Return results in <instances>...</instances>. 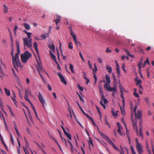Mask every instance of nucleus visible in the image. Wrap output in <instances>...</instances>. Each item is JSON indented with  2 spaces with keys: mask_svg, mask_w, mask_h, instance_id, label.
Here are the masks:
<instances>
[{
  "mask_svg": "<svg viewBox=\"0 0 154 154\" xmlns=\"http://www.w3.org/2000/svg\"><path fill=\"white\" fill-rule=\"evenodd\" d=\"M69 69H70L71 72L73 73H74L75 72L73 70V65L71 64H69Z\"/></svg>",
  "mask_w": 154,
  "mask_h": 154,
  "instance_id": "2f4dec72",
  "label": "nucleus"
},
{
  "mask_svg": "<svg viewBox=\"0 0 154 154\" xmlns=\"http://www.w3.org/2000/svg\"><path fill=\"white\" fill-rule=\"evenodd\" d=\"M49 47L51 50H52L53 51L55 50V47L53 44H52L51 46L50 45L49 46Z\"/></svg>",
  "mask_w": 154,
  "mask_h": 154,
  "instance_id": "c9c22d12",
  "label": "nucleus"
},
{
  "mask_svg": "<svg viewBox=\"0 0 154 154\" xmlns=\"http://www.w3.org/2000/svg\"><path fill=\"white\" fill-rule=\"evenodd\" d=\"M39 100L40 102L42 103L43 105V107L45 108L44 103H45V101L43 97L41 94L39 92L38 94V96Z\"/></svg>",
  "mask_w": 154,
  "mask_h": 154,
  "instance_id": "1a4fd4ad",
  "label": "nucleus"
},
{
  "mask_svg": "<svg viewBox=\"0 0 154 154\" xmlns=\"http://www.w3.org/2000/svg\"><path fill=\"white\" fill-rule=\"evenodd\" d=\"M133 95L136 97L138 98L139 97V94L137 92L134 93Z\"/></svg>",
  "mask_w": 154,
  "mask_h": 154,
  "instance_id": "bf43d9fd",
  "label": "nucleus"
},
{
  "mask_svg": "<svg viewBox=\"0 0 154 154\" xmlns=\"http://www.w3.org/2000/svg\"><path fill=\"white\" fill-rule=\"evenodd\" d=\"M75 42V44L77 45V46H80L81 45V43L79 42L76 39H75V40H74Z\"/></svg>",
  "mask_w": 154,
  "mask_h": 154,
  "instance_id": "79ce46f5",
  "label": "nucleus"
},
{
  "mask_svg": "<svg viewBox=\"0 0 154 154\" xmlns=\"http://www.w3.org/2000/svg\"><path fill=\"white\" fill-rule=\"evenodd\" d=\"M49 53L50 54V56L51 57L52 59L55 62H57L56 60V56L52 53V52L51 51H49Z\"/></svg>",
  "mask_w": 154,
  "mask_h": 154,
  "instance_id": "ddd939ff",
  "label": "nucleus"
},
{
  "mask_svg": "<svg viewBox=\"0 0 154 154\" xmlns=\"http://www.w3.org/2000/svg\"><path fill=\"white\" fill-rule=\"evenodd\" d=\"M16 43L17 48V53L15 54V60H17V62H20L19 60V54H20V46L18 40H16Z\"/></svg>",
  "mask_w": 154,
  "mask_h": 154,
  "instance_id": "0eeeda50",
  "label": "nucleus"
},
{
  "mask_svg": "<svg viewBox=\"0 0 154 154\" xmlns=\"http://www.w3.org/2000/svg\"><path fill=\"white\" fill-rule=\"evenodd\" d=\"M38 65L37 66V68L38 71V73L40 75H41V72L43 73L44 72H45L42 65H40L38 62Z\"/></svg>",
  "mask_w": 154,
  "mask_h": 154,
  "instance_id": "9d476101",
  "label": "nucleus"
},
{
  "mask_svg": "<svg viewBox=\"0 0 154 154\" xmlns=\"http://www.w3.org/2000/svg\"><path fill=\"white\" fill-rule=\"evenodd\" d=\"M57 74L60 79L62 82L64 83L65 85H66L67 84V82L62 74L59 72H57Z\"/></svg>",
  "mask_w": 154,
  "mask_h": 154,
  "instance_id": "9b49d317",
  "label": "nucleus"
},
{
  "mask_svg": "<svg viewBox=\"0 0 154 154\" xmlns=\"http://www.w3.org/2000/svg\"><path fill=\"white\" fill-rule=\"evenodd\" d=\"M68 48L70 49H72L73 48V45L72 43L71 42H70L68 44Z\"/></svg>",
  "mask_w": 154,
  "mask_h": 154,
  "instance_id": "ea45409f",
  "label": "nucleus"
},
{
  "mask_svg": "<svg viewBox=\"0 0 154 154\" xmlns=\"http://www.w3.org/2000/svg\"><path fill=\"white\" fill-rule=\"evenodd\" d=\"M105 77L106 79V82L111 83L110 79L109 76L107 74H106Z\"/></svg>",
  "mask_w": 154,
  "mask_h": 154,
  "instance_id": "393cba45",
  "label": "nucleus"
},
{
  "mask_svg": "<svg viewBox=\"0 0 154 154\" xmlns=\"http://www.w3.org/2000/svg\"><path fill=\"white\" fill-rule=\"evenodd\" d=\"M31 56V54L28 51H26L23 54H21L20 57L22 62L23 63H26Z\"/></svg>",
  "mask_w": 154,
  "mask_h": 154,
  "instance_id": "7ed1b4c3",
  "label": "nucleus"
},
{
  "mask_svg": "<svg viewBox=\"0 0 154 154\" xmlns=\"http://www.w3.org/2000/svg\"><path fill=\"white\" fill-rule=\"evenodd\" d=\"M124 51L129 56V55H130V53L128 50L125 49L124 50Z\"/></svg>",
  "mask_w": 154,
  "mask_h": 154,
  "instance_id": "4d7b16f0",
  "label": "nucleus"
},
{
  "mask_svg": "<svg viewBox=\"0 0 154 154\" xmlns=\"http://www.w3.org/2000/svg\"><path fill=\"white\" fill-rule=\"evenodd\" d=\"M11 143L13 145H14V139L11 134L10 135Z\"/></svg>",
  "mask_w": 154,
  "mask_h": 154,
  "instance_id": "8fccbe9b",
  "label": "nucleus"
},
{
  "mask_svg": "<svg viewBox=\"0 0 154 154\" xmlns=\"http://www.w3.org/2000/svg\"><path fill=\"white\" fill-rule=\"evenodd\" d=\"M47 86H48V90L49 91H51L52 90V88L51 87V86H50V85L49 84H48V85H47Z\"/></svg>",
  "mask_w": 154,
  "mask_h": 154,
  "instance_id": "e2e57ef3",
  "label": "nucleus"
},
{
  "mask_svg": "<svg viewBox=\"0 0 154 154\" xmlns=\"http://www.w3.org/2000/svg\"><path fill=\"white\" fill-rule=\"evenodd\" d=\"M24 97L25 98V99L28 102H30V100L29 99V97H28V96H27V97H25V96H24Z\"/></svg>",
  "mask_w": 154,
  "mask_h": 154,
  "instance_id": "69168bd1",
  "label": "nucleus"
},
{
  "mask_svg": "<svg viewBox=\"0 0 154 154\" xmlns=\"http://www.w3.org/2000/svg\"><path fill=\"white\" fill-rule=\"evenodd\" d=\"M116 71L118 74L120 75L119 66L117 62H116Z\"/></svg>",
  "mask_w": 154,
  "mask_h": 154,
  "instance_id": "a211bd4d",
  "label": "nucleus"
},
{
  "mask_svg": "<svg viewBox=\"0 0 154 154\" xmlns=\"http://www.w3.org/2000/svg\"><path fill=\"white\" fill-rule=\"evenodd\" d=\"M89 143L92 145H93V141L90 137L89 139Z\"/></svg>",
  "mask_w": 154,
  "mask_h": 154,
  "instance_id": "052dcab7",
  "label": "nucleus"
},
{
  "mask_svg": "<svg viewBox=\"0 0 154 154\" xmlns=\"http://www.w3.org/2000/svg\"><path fill=\"white\" fill-rule=\"evenodd\" d=\"M93 71V74H95V73L97 72V67H94V69H92Z\"/></svg>",
  "mask_w": 154,
  "mask_h": 154,
  "instance_id": "c03bdc74",
  "label": "nucleus"
},
{
  "mask_svg": "<svg viewBox=\"0 0 154 154\" xmlns=\"http://www.w3.org/2000/svg\"><path fill=\"white\" fill-rule=\"evenodd\" d=\"M18 28V27L17 26H15L14 27V31H17Z\"/></svg>",
  "mask_w": 154,
  "mask_h": 154,
  "instance_id": "774afa93",
  "label": "nucleus"
},
{
  "mask_svg": "<svg viewBox=\"0 0 154 154\" xmlns=\"http://www.w3.org/2000/svg\"><path fill=\"white\" fill-rule=\"evenodd\" d=\"M106 91H109L110 92L113 91L115 92V93H116L117 92L116 87H109Z\"/></svg>",
  "mask_w": 154,
  "mask_h": 154,
  "instance_id": "f8f14e48",
  "label": "nucleus"
},
{
  "mask_svg": "<svg viewBox=\"0 0 154 154\" xmlns=\"http://www.w3.org/2000/svg\"><path fill=\"white\" fill-rule=\"evenodd\" d=\"M4 90L5 91L6 94L8 96H9L10 95V91L8 90L6 88H5L4 89Z\"/></svg>",
  "mask_w": 154,
  "mask_h": 154,
  "instance_id": "473e14b6",
  "label": "nucleus"
},
{
  "mask_svg": "<svg viewBox=\"0 0 154 154\" xmlns=\"http://www.w3.org/2000/svg\"><path fill=\"white\" fill-rule=\"evenodd\" d=\"M16 88L18 90V92L20 97V98H23V96L21 93V91L20 89L19 88L17 87H16Z\"/></svg>",
  "mask_w": 154,
  "mask_h": 154,
  "instance_id": "e433bc0d",
  "label": "nucleus"
},
{
  "mask_svg": "<svg viewBox=\"0 0 154 154\" xmlns=\"http://www.w3.org/2000/svg\"><path fill=\"white\" fill-rule=\"evenodd\" d=\"M136 147L138 153L141 154L143 151V147L142 144L139 143L137 138L135 139Z\"/></svg>",
  "mask_w": 154,
  "mask_h": 154,
  "instance_id": "39448f33",
  "label": "nucleus"
},
{
  "mask_svg": "<svg viewBox=\"0 0 154 154\" xmlns=\"http://www.w3.org/2000/svg\"><path fill=\"white\" fill-rule=\"evenodd\" d=\"M100 105L103 107L104 108V109H106V106L105 105H104L102 101H101V100H100Z\"/></svg>",
  "mask_w": 154,
  "mask_h": 154,
  "instance_id": "49530a36",
  "label": "nucleus"
},
{
  "mask_svg": "<svg viewBox=\"0 0 154 154\" xmlns=\"http://www.w3.org/2000/svg\"><path fill=\"white\" fill-rule=\"evenodd\" d=\"M106 69L108 70V72L110 73L112 71V69L111 67L109 66L108 65L106 66Z\"/></svg>",
  "mask_w": 154,
  "mask_h": 154,
  "instance_id": "a878e982",
  "label": "nucleus"
},
{
  "mask_svg": "<svg viewBox=\"0 0 154 154\" xmlns=\"http://www.w3.org/2000/svg\"><path fill=\"white\" fill-rule=\"evenodd\" d=\"M70 148L71 151V152L72 153H73L74 152V150L76 151V149L75 148H74L73 145L70 146Z\"/></svg>",
  "mask_w": 154,
  "mask_h": 154,
  "instance_id": "58836bf2",
  "label": "nucleus"
},
{
  "mask_svg": "<svg viewBox=\"0 0 154 154\" xmlns=\"http://www.w3.org/2000/svg\"><path fill=\"white\" fill-rule=\"evenodd\" d=\"M57 20H54V22H55L56 24L57 25L60 22V20L61 19V17L60 16L57 15L56 16Z\"/></svg>",
  "mask_w": 154,
  "mask_h": 154,
  "instance_id": "dca6fc26",
  "label": "nucleus"
},
{
  "mask_svg": "<svg viewBox=\"0 0 154 154\" xmlns=\"http://www.w3.org/2000/svg\"><path fill=\"white\" fill-rule=\"evenodd\" d=\"M130 147L132 154H137L135 152L132 146L131 145Z\"/></svg>",
  "mask_w": 154,
  "mask_h": 154,
  "instance_id": "f704fd0d",
  "label": "nucleus"
},
{
  "mask_svg": "<svg viewBox=\"0 0 154 154\" xmlns=\"http://www.w3.org/2000/svg\"><path fill=\"white\" fill-rule=\"evenodd\" d=\"M14 48H12L11 51V54L12 56V63L14 68L17 70V68L19 67L20 68L22 69L23 66L21 65L20 62H17V60H15V56L14 57Z\"/></svg>",
  "mask_w": 154,
  "mask_h": 154,
  "instance_id": "f257e3e1",
  "label": "nucleus"
},
{
  "mask_svg": "<svg viewBox=\"0 0 154 154\" xmlns=\"http://www.w3.org/2000/svg\"><path fill=\"white\" fill-rule=\"evenodd\" d=\"M33 46L34 48H38V45L36 42H35L33 44Z\"/></svg>",
  "mask_w": 154,
  "mask_h": 154,
  "instance_id": "0e129e2a",
  "label": "nucleus"
},
{
  "mask_svg": "<svg viewBox=\"0 0 154 154\" xmlns=\"http://www.w3.org/2000/svg\"><path fill=\"white\" fill-rule=\"evenodd\" d=\"M79 54L81 58L82 59V61L83 62H85V60H84L83 58V57L82 56V53H81V52L80 51L79 52Z\"/></svg>",
  "mask_w": 154,
  "mask_h": 154,
  "instance_id": "09e8293b",
  "label": "nucleus"
},
{
  "mask_svg": "<svg viewBox=\"0 0 154 154\" xmlns=\"http://www.w3.org/2000/svg\"><path fill=\"white\" fill-rule=\"evenodd\" d=\"M139 128H140V130L139 131V134L138 133V135H139L142 138H143V131H142V124L139 125Z\"/></svg>",
  "mask_w": 154,
  "mask_h": 154,
  "instance_id": "4468645a",
  "label": "nucleus"
},
{
  "mask_svg": "<svg viewBox=\"0 0 154 154\" xmlns=\"http://www.w3.org/2000/svg\"><path fill=\"white\" fill-rule=\"evenodd\" d=\"M65 135L70 140H71L72 139V138L71 137V134H68L67 132H66L64 133Z\"/></svg>",
  "mask_w": 154,
  "mask_h": 154,
  "instance_id": "c756f323",
  "label": "nucleus"
},
{
  "mask_svg": "<svg viewBox=\"0 0 154 154\" xmlns=\"http://www.w3.org/2000/svg\"><path fill=\"white\" fill-rule=\"evenodd\" d=\"M119 88L120 91V92H123V91L124 90V88H123L122 85H121L120 81L119 80Z\"/></svg>",
  "mask_w": 154,
  "mask_h": 154,
  "instance_id": "aec40b11",
  "label": "nucleus"
},
{
  "mask_svg": "<svg viewBox=\"0 0 154 154\" xmlns=\"http://www.w3.org/2000/svg\"><path fill=\"white\" fill-rule=\"evenodd\" d=\"M11 70L12 71V73H13V74L14 75V76L15 77V78L16 79V80L18 79L19 80V78L17 76V75L16 74V73H15L14 70L13 68H12L11 69Z\"/></svg>",
  "mask_w": 154,
  "mask_h": 154,
  "instance_id": "4be33fe9",
  "label": "nucleus"
},
{
  "mask_svg": "<svg viewBox=\"0 0 154 154\" xmlns=\"http://www.w3.org/2000/svg\"><path fill=\"white\" fill-rule=\"evenodd\" d=\"M125 63H123L122 66V69L125 72H126V70L125 69Z\"/></svg>",
  "mask_w": 154,
  "mask_h": 154,
  "instance_id": "6e6d98bb",
  "label": "nucleus"
},
{
  "mask_svg": "<svg viewBox=\"0 0 154 154\" xmlns=\"http://www.w3.org/2000/svg\"><path fill=\"white\" fill-rule=\"evenodd\" d=\"M110 83H108V82H106L105 83L104 85V88H105L106 90L108 89L109 88L110 85Z\"/></svg>",
  "mask_w": 154,
  "mask_h": 154,
  "instance_id": "b1692460",
  "label": "nucleus"
},
{
  "mask_svg": "<svg viewBox=\"0 0 154 154\" xmlns=\"http://www.w3.org/2000/svg\"><path fill=\"white\" fill-rule=\"evenodd\" d=\"M22 104L23 106L24 107H25L27 109L28 113L29 115L30 118H31V119H32V118L31 117L30 112V110L29 109L28 107L27 106H26L24 103H23V104Z\"/></svg>",
  "mask_w": 154,
  "mask_h": 154,
  "instance_id": "5701e85b",
  "label": "nucleus"
},
{
  "mask_svg": "<svg viewBox=\"0 0 154 154\" xmlns=\"http://www.w3.org/2000/svg\"><path fill=\"white\" fill-rule=\"evenodd\" d=\"M3 7L4 13H8V8L5 5H3Z\"/></svg>",
  "mask_w": 154,
  "mask_h": 154,
  "instance_id": "7c9ffc66",
  "label": "nucleus"
},
{
  "mask_svg": "<svg viewBox=\"0 0 154 154\" xmlns=\"http://www.w3.org/2000/svg\"><path fill=\"white\" fill-rule=\"evenodd\" d=\"M47 35L45 34H42L41 35V37L43 39H45L46 37H48L49 36V33H48L47 34Z\"/></svg>",
  "mask_w": 154,
  "mask_h": 154,
  "instance_id": "cd10ccee",
  "label": "nucleus"
},
{
  "mask_svg": "<svg viewBox=\"0 0 154 154\" xmlns=\"http://www.w3.org/2000/svg\"><path fill=\"white\" fill-rule=\"evenodd\" d=\"M120 109H121V113H122V114H123V115H125V112L124 111V109L123 108L122 109V108L121 106H120Z\"/></svg>",
  "mask_w": 154,
  "mask_h": 154,
  "instance_id": "de8ad7c7",
  "label": "nucleus"
},
{
  "mask_svg": "<svg viewBox=\"0 0 154 154\" xmlns=\"http://www.w3.org/2000/svg\"><path fill=\"white\" fill-rule=\"evenodd\" d=\"M98 131L103 138L110 145H111L115 149L117 150H119V149L109 139L108 136L106 135L99 131Z\"/></svg>",
  "mask_w": 154,
  "mask_h": 154,
  "instance_id": "20e7f679",
  "label": "nucleus"
},
{
  "mask_svg": "<svg viewBox=\"0 0 154 154\" xmlns=\"http://www.w3.org/2000/svg\"><path fill=\"white\" fill-rule=\"evenodd\" d=\"M133 114H132L131 116V120L132 122L133 126L134 129H135L136 134L137 136H138V127L137 125V120H134L133 118H132Z\"/></svg>",
  "mask_w": 154,
  "mask_h": 154,
  "instance_id": "6e6552de",
  "label": "nucleus"
},
{
  "mask_svg": "<svg viewBox=\"0 0 154 154\" xmlns=\"http://www.w3.org/2000/svg\"><path fill=\"white\" fill-rule=\"evenodd\" d=\"M99 89L100 94V95L101 97H103V96L104 95L103 94L102 88L100 84L99 86Z\"/></svg>",
  "mask_w": 154,
  "mask_h": 154,
  "instance_id": "2eb2a0df",
  "label": "nucleus"
},
{
  "mask_svg": "<svg viewBox=\"0 0 154 154\" xmlns=\"http://www.w3.org/2000/svg\"><path fill=\"white\" fill-rule=\"evenodd\" d=\"M96 108L98 112L100 115V117L101 118L102 117V116H101V113L100 111V109L98 108L97 106H96Z\"/></svg>",
  "mask_w": 154,
  "mask_h": 154,
  "instance_id": "72a5a7b5",
  "label": "nucleus"
},
{
  "mask_svg": "<svg viewBox=\"0 0 154 154\" xmlns=\"http://www.w3.org/2000/svg\"><path fill=\"white\" fill-rule=\"evenodd\" d=\"M40 76L41 77L43 81L44 82L46 83V80L42 76V74L40 75Z\"/></svg>",
  "mask_w": 154,
  "mask_h": 154,
  "instance_id": "603ef678",
  "label": "nucleus"
},
{
  "mask_svg": "<svg viewBox=\"0 0 154 154\" xmlns=\"http://www.w3.org/2000/svg\"><path fill=\"white\" fill-rule=\"evenodd\" d=\"M117 112H118V111H116V113H115V110L114 109H112L111 110L112 114V115L115 117L118 116V114H117Z\"/></svg>",
  "mask_w": 154,
  "mask_h": 154,
  "instance_id": "412c9836",
  "label": "nucleus"
},
{
  "mask_svg": "<svg viewBox=\"0 0 154 154\" xmlns=\"http://www.w3.org/2000/svg\"><path fill=\"white\" fill-rule=\"evenodd\" d=\"M138 72L139 74L140 75V76L141 78H143V77L142 75L141 72V68H139Z\"/></svg>",
  "mask_w": 154,
  "mask_h": 154,
  "instance_id": "3c124183",
  "label": "nucleus"
},
{
  "mask_svg": "<svg viewBox=\"0 0 154 154\" xmlns=\"http://www.w3.org/2000/svg\"><path fill=\"white\" fill-rule=\"evenodd\" d=\"M31 34V32H29L27 34L28 38L26 37L23 39L24 48L26 46L29 48H31L32 47V39L31 38H30Z\"/></svg>",
  "mask_w": 154,
  "mask_h": 154,
  "instance_id": "f03ea898",
  "label": "nucleus"
},
{
  "mask_svg": "<svg viewBox=\"0 0 154 154\" xmlns=\"http://www.w3.org/2000/svg\"><path fill=\"white\" fill-rule=\"evenodd\" d=\"M122 128H118V132L119 133V134L121 135H122V132L121 130V129Z\"/></svg>",
  "mask_w": 154,
  "mask_h": 154,
  "instance_id": "13d9d810",
  "label": "nucleus"
},
{
  "mask_svg": "<svg viewBox=\"0 0 154 154\" xmlns=\"http://www.w3.org/2000/svg\"><path fill=\"white\" fill-rule=\"evenodd\" d=\"M102 102L103 101L105 104H106L108 103L107 100L105 98V96H103V97H101V100Z\"/></svg>",
  "mask_w": 154,
  "mask_h": 154,
  "instance_id": "6ab92c4d",
  "label": "nucleus"
},
{
  "mask_svg": "<svg viewBox=\"0 0 154 154\" xmlns=\"http://www.w3.org/2000/svg\"><path fill=\"white\" fill-rule=\"evenodd\" d=\"M105 123L110 128V124L107 121V118L106 117H105Z\"/></svg>",
  "mask_w": 154,
  "mask_h": 154,
  "instance_id": "4c0bfd02",
  "label": "nucleus"
},
{
  "mask_svg": "<svg viewBox=\"0 0 154 154\" xmlns=\"http://www.w3.org/2000/svg\"><path fill=\"white\" fill-rule=\"evenodd\" d=\"M135 81H137L136 85L137 86L138 85L141 83L142 82L141 81L140 79L137 80H136Z\"/></svg>",
  "mask_w": 154,
  "mask_h": 154,
  "instance_id": "a18cd8bd",
  "label": "nucleus"
},
{
  "mask_svg": "<svg viewBox=\"0 0 154 154\" xmlns=\"http://www.w3.org/2000/svg\"><path fill=\"white\" fill-rule=\"evenodd\" d=\"M85 116L87 117L88 119H90L91 121L93 119L90 116H88L87 114H86Z\"/></svg>",
  "mask_w": 154,
  "mask_h": 154,
  "instance_id": "680f3d73",
  "label": "nucleus"
},
{
  "mask_svg": "<svg viewBox=\"0 0 154 154\" xmlns=\"http://www.w3.org/2000/svg\"><path fill=\"white\" fill-rule=\"evenodd\" d=\"M77 87L81 91H82L83 90V87H81L79 85H77Z\"/></svg>",
  "mask_w": 154,
  "mask_h": 154,
  "instance_id": "37998d69",
  "label": "nucleus"
},
{
  "mask_svg": "<svg viewBox=\"0 0 154 154\" xmlns=\"http://www.w3.org/2000/svg\"><path fill=\"white\" fill-rule=\"evenodd\" d=\"M28 90L27 89L25 90V97H27V96H28Z\"/></svg>",
  "mask_w": 154,
  "mask_h": 154,
  "instance_id": "864d4df0",
  "label": "nucleus"
},
{
  "mask_svg": "<svg viewBox=\"0 0 154 154\" xmlns=\"http://www.w3.org/2000/svg\"><path fill=\"white\" fill-rule=\"evenodd\" d=\"M147 63L149 65V62L148 57L147 58L146 60L144 62V65H146Z\"/></svg>",
  "mask_w": 154,
  "mask_h": 154,
  "instance_id": "a19ab883",
  "label": "nucleus"
},
{
  "mask_svg": "<svg viewBox=\"0 0 154 154\" xmlns=\"http://www.w3.org/2000/svg\"><path fill=\"white\" fill-rule=\"evenodd\" d=\"M143 61V58H142L139 63L138 64V66L139 68H141V66L142 63V62Z\"/></svg>",
  "mask_w": 154,
  "mask_h": 154,
  "instance_id": "c85d7f7f",
  "label": "nucleus"
},
{
  "mask_svg": "<svg viewBox=\"0 0 154 154\" xmlns=\"http://www.w3.org/2000/svg\"><path fill=\"white\" fill-rule=\"evenodd\" d=\"M23 25L26 29L28 30L30 29V26L27 23H24Z\"/></svg>",
  "mask_w": 154,
  "mask_h": 154,
  "instance_id": "bb28decb",
  "label": "nucleus"
},
{
  "mask_svg": "<svg viewBox=\"0 0 154 154\" xmlns=\"http://www.w3.org/2000/svg\"><path fill=\"white\" fill-rule=\"evenodd\" d=\"M117 126H118V128H122V127H121V126L120 124V123H119V122H117Z\"/></svg>",
  "mask_w": 154,
  "mask_h": 154,
  "instance_id": "338daca9",
  "label": "nucleus"
},
{
  "mask_svg": "<svg viewBox=\"0 0 154 154\" xmlns=\"http://www.w3.org/2000/svg\"><path fill=\"white\" fill-rule=\"evenodd\" d=\"M135 113V120H137V119H139V125L142 124V115L141 112L140 110H138L137 112H134Z\"/></svg>",
  "mask_w": 154,
  "mask_h": 154,
  "instance_id": "423d86ee",
  "label": "nucleus"
},
{
  "mask_svg": "<svg viewBox=\"0 0 154 154\" xmlns=\"http://www.w3.org/2000/svg\"><path fill=\"white\" fill-rule=\"evenodd\" d=\"M70 33L73 39L74 40H75L76 39V35L73 32L72 29L70 30Z\"/></svg>",
  "mask_w": 154,
  "mask_h": 154,
  "instance_id": "f3484780",
  "label": "nucleus"
},
{
  "mask_svg": "<svg viewBox=\"0 0 154 154\" xmlns=\"http://www.w3.org/2000/svg\"><path fill=\"white\" fill-rule=\"evenodd\" d=\"M0 118L1 119L2 118L3 119H5L4 116L2 114V112L1 111H0Z\"/></svg>",
  "mask_w": 154,
  "mask_h": 154,
  "instance_id": "5fc2aeb1",
  "label": "nucleus"
}]
</instances>
